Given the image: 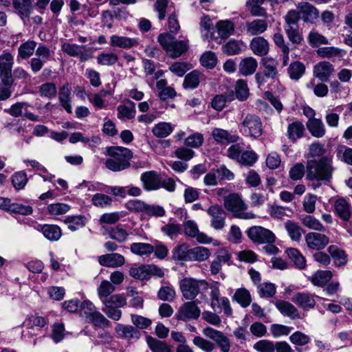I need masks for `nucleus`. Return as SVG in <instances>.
<instances>
[{"label": "nucleus", "mask_w": 352, "mask_h": 352, "mask_svg": "<svg viewBox=\"0 0 352 352\" xmlns=\"http://www.w3.org/2000/svg\"><path fill=\"white\" fill-rule=\"evenodd\" d=\"M286 252L289 258L300 269H303L306 265V260L302 254L296 248H288Z\"/></svg>", "instance_id": "obj_54"}, {"label": "nucleus", "mask_w": 352, "mask_h": 352, "mask_svg": "<svg viewBox=\"0 0 352 352\" xmlns=\"http://www.w3.org/2000/svg\"><path fill=\"white\" fill-rule=\"evenodd\" d=\"M70 94L71 91L68 84H65L60 88L58 92V99L60 103L61 106L65 109V111L69 113H72Z\"/></svg>", "instance_id": "obj_38"}, {"label": "nucleus", "mask_w": 352, "mask_h": 352, "mask_svg": "<svg viewBox=\"0 0 352 352\" xmlns=\"http://www.w3.org/2000/svg\"><path fill=\"white\" fill-rule=\"evenodd\" d=\"M42 232L45 237L50 241H57L61 236L60 228L55 225L43 226Z\"/></svg>", "instance_id": "obj_51"}, {"label": "nucleus", "mask_w": 352, "mask_h": 352, "mask_svg": "<svg viewBox=\"0 0 352 352\" xmlns=\"http://www.w3.org/2000/svg\"><path fill=\"white\" fill-rule=\"evenodd\" d=\"M297 8L300 19L302 18L305 23H314L318 18L319 12L316 7L308 2H300Z\"/></svg>", "instance_id": "obj_16"}, {"label": "nucleus", "mask_w": 352, "mask_h": 352, "mask_svg": "<svg viewBox=\"0 0 352 352\" xmlns=\"http://www.w3.org/2000/svg\"><path fill=\"white\" fill-rule=\"evenodd\" d=\"M235 94L236 98L240 101L246 100L249 97V89L244 80H238L235 85Z\"/></svg>", "instance_id": "obj_59"}, {"label": "nucleus", "mask_w": 352, "mask_h": 352, "mask_svg": "<svg viewBox=\"0 0 352 352\" xmlns=\"http://www.w3.org/2000/svg\"><path fill=\"white\" fill-rule=\"evenodd\" d=\"M204 135L198 132L188 136L184 140V144L190 148H199L204 143Z\"/></svg>", "instance_id": "obj_64"}, {"label": "nucleus", "mask_w": 352, "mask_h": 352, "mask_svg": "<svg viewBox=\"0 0 352 352\" xmlns=\"http://www.w3.org/2000/svg\"><path fill=\"white\" fill-rule=\"evenodd\" d=\"M47 322V321L45 318L34 314L26 318L23 324L27 329H34V327L42 328L45 327Z\"/></svg>", "instance_id": "obj_49"}, {"label": "nucleus", "mask_w": 352, "mask_h": 352, "mask_svg": "<svg viewBox=\"0 0 352 352\" xmlns=\"http://www.w3.org/2000/svg\"><path fill=\"white\" fill-rule=\"evenodd\" d=\"M328 252L333 260L336 267L344 266L347 263V255L345 252L336 245H331L328 248Z\"/></svg>", "instance_id": "obj_28"}, {"label": "nucleus", "mask_w": 352, "mask_h": 352, "mask_svg": "<svg viewBox=\"0 0 352 352\" xmlns=\"http://www.w3.org/2000/svg\"><path fill=\"white\" fill-rule=\"evenodd\" d=\"M140 179L146 190H155L160 188V177L153 171L142 173Z\"/></svg>", "instance_id": "obj_23"}, {"label": "nucleus", "mask_w": 352, "mask_h": 352, "mask_svg": "<svg viewBox=\"0 0 352 352\" xmlns=\"http://www.w3.org/2000/svg\"><path fill=\"white\" fill-rule=\"evenodd\" d=\"M334 170L332 156H322L320 159L309 160L306 164V179L317 182L314 188H318L322 183H330Z\"/></svg>", "instance_id": "obj_1"}, {"label": "nucleus", "mask_w": 352, "mask_h": 352, "mask_svg": "<svg viewBox=\"0 0 352 352\" xmlns=\"http://www.w3.org/2000/svg\"><path fill=\"white\" fill-rule=\"evenodd\" d=\"M275 306L278 310L285 316H287L292 319L299 318L298 309L292 303L279 300L275 302Z\"/></svg>", "instance_id": "obj_27"}, {"label": "nucleus", "mask_w": 352, "mask_h": 352, "mask_svg": "<svg viewBox=\"0 0 352 352\" xmlns=\"http://www.w3.org/2000/svg\"><path fill=\"white\" fill-rule=\"evenodd\" d=\"M302 223L307 228L316 231H324V227L320 221L311 215H307L302 219Z\"/></svg>", "instance_id": "obj_63"}, {"label": "nucleus", "mask_w": 352, "mask_h": 352, "mask_svg": "<svg viewBox=\"0 0 352 352\" xmlns=\"http://www.w3.org/2000/svg\"><path fill=\"white\" fill-rule=\"evenodd\" d=\"M217 33L221 38H227L234 31V24L230 20H221L216 23Z\"/></svg>", "instance_id": "obj_35"}, {"label": "nucleus", "mask_w": 352, "mask_h": 352, "mask_svg": "<svg viewBox=\"0 0 352 352\" xmlns=\"http://www.w3.org/2000/svg\"><path fill=\"white\" fill-rule=\"evenodd\" d=\"M241 131L248 137L257 138L262 135L263 126L258 116L248 114L241 124Z\"/></svg>", "instance_id": "obj_9"}, {"label": "nucleus", "mask_w": 352, "mask_h": 352, "mask_svg": "<svg viewBox=\"0 0 352 352\" xmlns=\"http://www.w3.org/2000/svg\"><path fill=\"white\" fill-rule=\"evenodd\" d=\"M118 118L119 119H132L135 116V104L131 102L129 106L128 105H119L117 108Z\"/></svg>", "instance_id": "obj_60"}, {"label": "nucleus", "mask_w": 352, "mask_h": 352, "mask_svg": "<svg viewBox=\"0 0 352 352\" xmlns=\"http://www.w3.org/2000/svg\"><path fill=\"white\" fill-rule=\"evenodd\" d=\"M207 214L210 217V226L214 230H222L226 226V213L221 206L212 205L207 210Z\"/></svg>", "instance_id": "obj_13"}, {"label": "nucleus", "mask_w": 352, "mask_h": 352, "mask_svg": "<svg viewBox=\"0 0 352 352\" xmlns=\"http://www.w3.org/2000/svg\"><path fill=\"white\" fill-rule=\"evenodd\" d=\"M98 64L103 66H111L118 60V56L113 52H102L97 56Z\"/></svg>", "instance_id": "obj_52"}, {"label": "nucleus", "mask_w": 352, "mask_h": 352, "mask_svg": "<svg viewBox=\"0 0 352 352\" xmlns=\"http://www.w3.org/2000/svg\"><path fill=\"white\" fill-rule=\"evenodd\" d=\"M130 249L133 254L140 256L149 255L154 251V247L146 243H133Z\"/></svg>", "instance_id": "obj_50"}, {"label": "nucleus", "mask_w": 352, "mask_h": 352, "mask_svg": "<svg viewBox=\"0 0 352 352\" xmlns=\"http://www.w3.org/2000/svg\"><path fill=\"white\" fill-rule=\"evenodd\" d=\"M12 4L21 19L30 17L32 10V0H13Z\"/></svg>", "instance_id": "obj_32"}, {"label": "nucleus", "mask_w": 352, "mask_h": 352, "mask_svg": "<svg viewBox=\"0 0 352 352\" xmlns=\"http://www.w3.org/2000/svg\"><path fill=\"white\" fill-rule=\"evenodd\" d=\"M65 223L68 228L74 232L85 226L87 218L83 215L69 216L66 218Z\"/></svg>", "instance_id": "obj_44"}, {"label": "nucleus", "mask_w": 352, "mask_h": 352, "mask_svg": "<svg viewBox=\"0 0 352 352\" xmlns=\"http://www.w3.org/2000/svg\"><path fill=\"white\" fill-rule=\"evenodd\" d=\"M150 265H144L138 267H131L129 271L130 275L140 280H146L150 278Z\"/></svg>", "instance_id": "obj_53"}, {"label": "nucleus", "mask_w": 352, "mask_h": 352, "mask_svg": "<svg viewBox=\"0 0 352 352\" xmlns=\"http://www.w3.org/2000/svg\"><path fill=\"white\" fill-rule=\"evenodd\" d=\"M305 131L303 124L298 121L294 122L288 125L287 135L289 140L296 141L302 137Z\"/></svg>", "instance_id": "obj_42"}, {"label": "nucleus", "mask_w": 352, "mask_h": 352, "mask_svg": "<svg viewBox=\"0 0 352 352\" xmlns=\"http://www.w3.org/2000/svg\"><path fill=\"white\" fill-rule=\"evenodd\" d=\"M146 342L153 352H169L167 344L151 336L146 337Z\"/></svg>", "instance_id": "obj_61"}, {"label": "nucleus", "mask_w": 352, "mask_h": 352, "mask_svg": "<svg viewBox=\"0 0 352 352\" xmlns=\"http://www.w3.org/2000/svg\"><path fill=\"white\" fill-rule=\"evenodd\" d=\"M182 226L185 235L191 238H195L199 243L203 244L213 243L214 245L216 246L220 245L218 241L214 240L205 233L200 232L198 225L194 220L184 221Z\"/></svg>", "instance_id": "obj_8"}, {"label": "nucleus", "mask_w": 352, "mask_h": 352, "mask_svg": "<svg viewBox=\"0 0 352 352\" xmlns=\"http://www.w3.org/2000/svg\"><path fill=\"white\" fill-rule=\"evenodd\" d=\"M233 300H236L242 307H247L252 302V296L248 289L239 288L236 290Z\"/></svg>", "instance_id": "obj_41"}, {"label": "nucleus", "mask_w": 352, "mask_h": 352, "mask_svg": "<svg viewBox=\"0 0 352 352\" xmlns=\"http://www.w3.org/2000/svg\"><path fill=\"white\" fill-rule=\"evenodd\" d=\"M200 63L202 66L208 69L214 68L217 63V57L212 51L205 52L200 57Z\"/></svg>", "instance_id": "obj_62"}, {"label": "nucleus", "mask_w": 352, "mask_h": 352, "mask_svg": "<svg viewBox=\"0 0 352 352\" xmlns=\"http://www.w3.org/2000/svg\"><path fill=\"white\" fill-rule=\"evenodd\" d=\"M67 332L65 329V325L62 322H55L52 327L51 338L55 343H58L62 341Z\"/></svg>", "instance_id": "obj_56"}, {"label": "nucleus", "mask_w": 352, "mask_h": 352, "mask_svg": "<svg viewBox=\"0 0 352 352\" xmlns=\"http://www.w3.org/2000/svg\"><path fill=\"white\" fill-rule=\"evenodd\" d=\"M210 297L211 307L215 311L217 309H223L224 314L230 316L232 314L230 300L227 297L220 298V290L217 283L210 287Z\"/></svg>", "instance_id": "obj_10"}, {"label": "nucleus", "mask_w": 352, "mask_h": 352, "mask_svg": "<svg viewBox=\"0 0 352 352\" xmlns=\"http://www.w3.org/2000/svg\"><path fill=\"white\" fill-rule=\"evenodd\" d=\"M98 261L102 266L115 268L122 266L125 259L120 254L110 253L98 256Z\"/></svg>", "instance_id": "obj_19"}, {"label": "nucleus", "mask_w": 352, "mask_h": 352, "mask_svg": "<svg viewBox=\"0 0 352 352\" xmlns=\"http://www.w3.org/2000/svg\"><path fill=\"white\" fill-rule=\"evenodd\" d=\"M36 45V42L33 40L23 43L18 48V57L22 59L30 58L34 54Z\"/></svg>", "instance_id": "obj_40"}, {"label": "nucleus", "mask_w": 352, "mask_h": 352, "mask_svg": "<svg viewBox=\"0 0 352 352\" xmlns=\"http://www.w3.org/2000/svg\"><path fill=\"white\" fill-rule=\"evenodd\" d=\"M200 314V309L194 302H187L179 308L176 316L178 320L186 321L197 319Z\"/></svg>", "instance_id": "obj_17"}, {"label": "nucleus", "mask_w": 352, "mask_h": 352, "mask_svg": "<svg viewBox=\"0 0 352 352\" xmlns=\"http://www.w3.org/2000/svg\"><path fill=\"white\" fill-rule=\"evenodd\" d=\"M207 283L204 280H197L192 278H183L179 283L183 296L188 300L194 299L199 293L200 287Z\"/></svg>", "instance_id": "obj_12"}, {"label": "nucleus", "mask_w": 352, "mask_h": 352, "mask_svg": "<svg viewBox=\"0 0 352 352\" xmlns=\"http://www.w3.org/2000/svg\"><path fill=\"white\" fill-rule=\"evenodd\" d=\"M38 92L42 98L52 99L57 94L56 86L54 82H45L38 87Z\"/></svg>", "instance_id": "obj_46"}, {"label": "nucleus", "mask_w": 352, "mask_h": 352, "mask_svg": "<svg viewBox=\"0 0 352 352\" xmlns=\"http://www.w3.org/2000/svg\"><path fill=\"white\" fill-rule=\"evenodd\" d=\"M162 232L171 239H175L182 232V226L179 223H169L161 228Z\"/></svg>", "instance_id": "obj_55"}, {"label": "nucleus", "mask_w": 352, "mask_h": 352, "mask_svg": "<svg viewBox=\"0 0 352 352\" xmlns=\"http://www.w3.org/2000/svg\"><path fill=\"white\" fill-rule=\"evenodd\" d=\"M265 0H248L246 2V6L251 14L254 16H265L267 14L266 10L261 6Z\"/></svg>", "instance_id": "obj_37"}, {"label": "nucleus", "mask_w": 352, "mask_h": 352, "mask_svg": "<svg viewBox=\"0 0 352 352\" xmlns=\"http://www.w3.org/2000/svg\"><path fill=\"white\" fill-rule=\"evenodd\" d=\"M109 157L105 162L106 167L113 172L124 170L130 167L132 152L124 147H112L108 149Z\"/></svg>", "instance_id": "obj_2"}, {"label": "nucleus", "mask_w": 352, "mask_h": 352, "mask_svg": "<svg viewBox=\"0 0 352 352\" xmlns=\"http://www.w3.org/2000/svg\"><path fill=\"white\" fill-rule=\"evenodd\" d=\"M245 27L247 34L255 36L265 32L267 29L268 24L265 19H254L252 21H247Z\"/></svg>", "instance_id": "obj_25"}, {"label": "nucleus", "mask_w": 352, "mask_h": 352, "mask_svg": "<svg viewBox=\"0 0 352 352\" xmlns=\"http://www.w3.org/2000/svg\"><path fill=\"white\" fill-rule=\"evenodd\" d=\"M307 128L309 132L317 138L323 137L326 133L325 126L319 118L309 119L307 122Z\"/></svg>", "instance_id": "obj_29"}, {"label": "nucleus", "mask_w": 352, "mask_h": 352, "mask_svg": "<svg viewBox=\"0 0 352 352\" xmlns=\"http://www.w3.org/2000/svg\"><path fill=\"white\" fill-rule=\"evenodd\" d=\"M210 255V252L207 248L197 246L190 248V261H204L208 259Z\"/></svg>", "instance_id": "obj_45"}, {"label": "nucleus", "mask_w": 352, "mask_h": 352, "mask_svg": "<svg viewBox=\"0 0 352 352\" xmlns=\"http://www.w3.org/2000/svg\"><path fill=\"white\" fill-rule=\"evenodd\" d=\"M307 41L312 47H317L319 45H327L328 39L315 30L310 31L307 36Z\"/></svg>", "instance_id": "obj_48"}, {"label": "nucleus", "mask_w": 352, "mask_h": 352, "mask_svg": "<svg viewBox=\"0 0 352 352\" xmlns=\"http://www.w3.org/2000/svg\"><path fill=\"white\" fill-rule=\"evenodd\" d=\"M246 233L251 241L259 244L273 243L276 241L275 234L271 230L261 226H252Z\"/></svg>", "instance_id": "obj_11"}, {"label": "nucleus", "mask_w": 352, "mask_h": 352, "mask_svg": "<svg viewBox=\"0 0 352 352\" xmlns=\"http://www.w3.org/2000/svg\"><path fill=\"white\" fill-rule=\"evenodd\" d=\"M307 247L313 250H322L329 244V237L319 232H309L305 237Z\"/></svg>", "instance_id": "obj_14"}, {"label": "nucleus", "mask_w": 352, "mask_h": 352, "mask_svg": "<svg viewBox=\"0 0 352 352\" xmlns=\"http://www.w3.org/2000/svg\"><path fill=\"white\" fill-rule=\"evenodd\" d=\"M333 72V65L327 61H322L317 63L313 69L314 76L322 82H327Z\"/></svg>", "instance_id": "obj_20"}, {"label": "nucleus", "mask_w": 352, "mask_h": 352, "mask_svg": "<svg viewBox=\"0 0 352 352\" xmlns=\"http://www.w3.org/2000/svg\"><path fill=\"white\" fill-rule=\"evenodd\" d=\"M175 125L166 122H161L154 125L152 133L157 138H166L174 130Z\"/></svg>", "instance_id": "obj_34"}, {"label": "nucleus", "mask_w": 352, "mask_h": 352, "mask_svg": "<svg viewBox=\"0 0 352 352\" xmlns=\"http://www.w3.org/2000/svg\"><path fill=\"white\" fill-rule=\"evenodd\" d=\"M201 74L194 70L187 74L184 78L183 86L186 89H195L198 87L200 81Z\"/></svg>", "instance_id": "obj_58"}, {"label": "nucleus", "mask_w": 352, "mask_h": 352, "mask_svg": "<svg viewBox=\"0 0 352 352\" xmlns=\"http://www.w3.org/2000/svg\"><path fill=\"white\" fill-rule=\"evenodd\" d=\"M285 229L292 240L298 241L302 236V228L295 222L287 221L285 223Z\"/></svg>", "instance_id": "obj_57"}, {"label": "nucleus", "mask_w": 352, "mask_h": 352, "mask_svg": "<svg viewBox=\"0 0 352 352\" xmlns=\"http://www.w3.org/2000/svg\"><path fill=\"white\" fill-rule=\"evenodd\" d=\"M284 30L288 39L292 44L300 45L303 41V36L299 30V13L296 10H290L284 16Z\"/></svg>", "instance_id": "obj_4"}, {"label": "nucleus", "mask_w": 352, "mask_h": 352, "mask_svg": "<svg viewBox=\"0 0 352 352\" xmlns=\"http://www.w3.org/2000/svg\"><path fill=\"white\" fill-rule=\"evenodd\" d=\"M115 289L116 288L111 283L106 280H102L97 289L101 302L102 303H108L107 300Z\"/></svg>", "instance_id": "obj_36"}, {"label": "nucleus", "mask_w": 352, "mask_h": 352, "mask_svg": "<svg viewBox=\"0 0 352 352\" xmlns=\"http://www.w3.org/2000/svg\"><path fill=\"white\" fill-rule=\"evenodd\" d=\"M110 45L112 47L120 48H131L139 45L138 38H129L118 35H112L110 38Z\"/></svg>", "instance_id": "obj_24"}, {"label": "nucleus", "mask_w": 352, "mask_h": 352, "mask_svg": "<svg viewBox=\"0 0 352 352\" xmlns=\"http://www.w3.org/2000/svg\"><path fill=\"white\" fill-rule=\"evenodd\" d=\"M287 72L292 80H298L305 73V65L300 61H294L289 65Z\"/></svg>", "instance_id": "obj_39"}, {"label": "nucleus", "mask_w": 352, "mask_h": 352, "mask_svg": "<svg viewBox=\"0 0 352 352\" xmlns=\"http://www.w3.org/2000/svg\"><path fill=\"white\" fill-rule=\"evenodd\" d=\"M258 66L256 60L253 57L242 59L239 65V71L243 76H250L254 73Z\"/></svg>", "instance_id": "obj_33"}, {"label": "nucleus", "mask_w": 352, "mask_h": 352, "mask_svg": "<svg viewBox=\"0 0 352 352\" xmlns=\"http://www.w3.org/2000/svg\"><path fill=\"white\" fill-rule=\"evenodd\" d=\"M335 214L342 221H348L352 217V206L343 197L337 199L333 203Z\"/></svg>", "instance_id": "obj_18"}, {"label": "nucleus", "mask_w": 352, "mask_h": 352, "mask_svg": "<svg viewBox=\"0 0 352 352\" xmlns=\"http://www.w3.org/2000/svg\"><path fill=\"white\" fill-rule=\"evenodd\" d=\"M117 335L124 339L128 340H138L140 337L141 333L134 327L129 324H118L115 328Z\"/></svg>", "instance_id": "obj_21"}, {"label": "nucleus", "mask_w": 352, "mask_h": 352, "mask_svg": "<svg viewBox=\"0 0 352 352\" xmlns=\"http://www.w3.org/2000/svg\"><path fill=\"white\" fill-rule=\"evenodd\" d=\"M79 309L80 315L85 321L100 328H106L110 326L109 320L96 309L90 300H85L82 302Z\"/></svg>", "instance_id": "obj_5"}, {"label": "nucleus", "mask_w": 352, "mask_h": 352, "mask_svg": "<svg viewBox=\"0 0 352 352\" xmlns=\"http://www.w3.org/2000/svg\"><path fill=\"white\" fill-rule=\"evenodd\" d=\"M317 55L322 58H342L346 55V51L336 47H319L316 51Z\"/></svg>", "instance_id": "obj_30"}, {"label": "nucleus", "mask_w": 352, "mask_h": 352, "mask_svg": "<svg viewBox=\"0 0 352 352\" xmlns=\"http://www.w3.org/2000/svg\"><path fill=\"white\" fill-rule=\"evenodd\" d=\"M224 206L236 218L252 219L256 217L253 212L245 211L248 206L238 194L233 193L226 197L224 199Z\"/></svg>", "instance_id": "obj_6"}, {"label": "nucleus", "mask_w": 352, "mask_h": 352, "mask_svg": "<svg viewBox=\"0 0 352 352\" xmlns=\"http://www.w3.org/2000/svg\"><path fill=\"white\" fill-rule=\"evenodd\" d=\"M254 349L259 352H290V346L285 342H277L275 346L271 341L261 340L254 345Z\"/></svg>", "instance_id": "obj_15"}, {"label": "nucleus", "mask_w": 352, "mask_h": 352, "mask_svg": "<svg viewBox=\"0 0 352 352\" xmlns=\"http://www.w3.org/2000/svg\"><path fill=\"white\" fill-rule=\"evenodd\" d=\"M212 135L217 142L221 143L234 142L238 138L234 135H230L228 131L219 128L212 129Z\"/></svg>", "instance_id": "obj_43"}, {"label": "nucleus", "mask_w": 352, "mask_h": 352, "mask_svg": "<svg viewBox=\"0 0 352 352\" xmlns=\"http://www.w3.org/2000/svg\"><path fill=\"white\" fill-rule=\"evenodd\" d=\"M292 300L296 305L305 310L312 309L316 305L314 296L307 292L296 293L293 296Z\"/></svg>", "instance_id": "obj_22"}, {"label": "nucleus", "mask_w": 352, "mask_h": 352, "mask_svg": "<svg viewBox=\"0 0 352 352\" xmlns=\"http://www.w3.org/2000/svg\"><path fill=\"white\" fill-rule=\"evenodd\" d=\"M157 41L166 54L172 58H178L188 50V41H179L169 33L160 34Z\"/></svg>", "instance_id": "obj_3"}, {"label": "nucleus", "mask_w": 352, "mask_h": 352, "mask_svg": "<svg viewBox=\"0 0 352 352\" xmlns=\"http://www.w3.org/2000/svg\"><path fill=\"white\" fill-rule=\"evenodd\" d=\"M227 153L228 157L244 166H252L258 160V156L254 151H245L239 144H233L229 147Z\"/></svg>", "instance_id": "obj_7"}, {"label": "nucleus", "mask_w": 352, "mask_h": 352, "mask_svg": "<svg viewBox=\"0 0 352 352\" xmlns=\"http://www.w3.org/2000/svg\"><path fill=\"white\" fill-rule=\"evenodd\" d=\"M190 250L186 243L178 245L173 251V258L176 261H190Z\"/></svg>", "instance_id": "obj_47"}, {"label": "nucleus", "mask_w": 352, "mask_h": 352, "mask_svg": "<svg viewBox=\"0 0 352 352\" xmlns=\"http://www.w3.org/2000/svg\"><path fill=\"white\" fill-rule=\"evenodd\" d=\"M250 49L255 55L265 56L269 52L268 41L261 36L254 37L250 42Z\"/></svg>", "instance_id": "obj_26"}, {"label": "nucleus", "mask_w": 352, "mask_h": 352, "mask_svg": "<svg viewBox=\"0 0 352 352\" xmlns=\"http://www.w3.org/2000/svg\"><path fill=\"white\" fill-rule=\"evenodd\" d=\"M332 276V272L329 270H318L309 277V280L315 286L324 287L330 281Z\"/></svg>", "instance_id": "obj_31"}]
</instances>
